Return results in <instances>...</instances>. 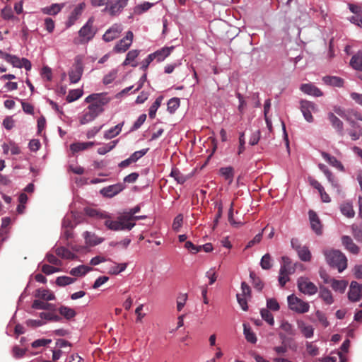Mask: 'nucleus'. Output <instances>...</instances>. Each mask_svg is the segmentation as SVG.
Masks as SVG:
<instances>
[{
  "label": "nucleus",
  "instance_id": "20e7f679",
  "mask_svg": "<svg viewBox=\"0 0 362 362\" xmlns=\"http://www.w3.org/2000/svg\"><path fill=\"white\" fill-rule=\"evenodd\" d=\"M104 224L111 230H130L135 226L134 223H127L124 215L119 216L116 221H112L110 218L105 221Z\"/></svg>",
  "mask_w": 362,
  "mask_h": 362
},
{
  "label": "nucleus",
  "instance_id": "9d476101",
  "mask_svg": "<svg viewBox=\"0 0 362 362\" xmlns=\"http://www.w3.org/2000/svg\"><path fill=\"white\" fill-rule=\"evenodd\" d=\"M134 38V34L132 31H128L125 37L121 39L115 46L114 51L117 53L125 52L132 45Z\"/></svg>",
  "mask_w": 362,
  "mask_h": 362
},
{
  "label": "nucleus",
  "instance_id": "c85d7f7f",
  "mask_svg": "<svg viewBox=\"0 0 362 362\" xmlns=\"http://www.w3.org/2000/svg\"><path fill=\"white\" fill-rule=\"evenodd\" d=\"M297 324L305 337L311 338L313 336L314 329L311 325H307L303 321H298Z\"/></svg>",
  "mask_w": 362,
  "mask_h": 362
},
{
  "label": "nucleus",
  "instance_id": "f3484780",
  "mask_svg": "<svg viewBox=\"0 0 362 362\" xmlns=\"http://www.w3.org/2000/svg\"><path fill=\"white\" fill-rule=\"evenodd\" d=\"M341 243L346 250L354 255H358L360 252V248L358 247L351 237L348 235H343L341 237Z\"/></svg>",
  "mask_w": 362,
  "mask_h": 362
},
{
  "label": "nucleus",
  "instance_id": "2eb2a0df",
  "mask_svg": "<svg viewBox=\"0 0 362 362\" xmlns=\"http://www.w3.org/2000/svg\"><path fill=\"white\" fill-rule=\"evenodd\" d=\"M300 90L305 94L314 97H320L323 95V92L311 83L301 84L300 86Z\"/></svg>",
  "mask_w": 362,
  "mask_h": 362
},
{
  "label": "nucleus",
  "instance_id": "0eeeda50",
  "mask_svg": "<svg viewBox=\"0 0 362 362\" xmlns=\"http://www.w3.org/2000/svg\"><path fill=\"white\" fill-rule=\"evenodd\" d=\"M83 72V66L81 57L77 56L73 69L69 71V76L71 83H76L79 81Z\"/></svg>",
  "mask_w": 362,
  "mask_h": 362
},
{
  "label": "nucleus",
  "instance_id": "864d4df0",
  "mask_svg": "<svg viewBox=\"0 0 362 362\" xmlns=\"http://www.w3.org/2000/svg\"><path fill=\"white\" fill-rule=\"evenodd\" d=\"M352 235L356 240L362 243V228L357 225L351 226Z\"/></svg>",
  "mask_w": 362,
  "mask_h": 362
},
{
  "label": "nucleus",
  "instance_id": "6ab92c4d",
  "mask_svg": "<svg viewBox=\"0 0 362 362\" xmlns=\"http://www.w3.org/2000/svg\"><path fill=\"white\" fill-rule=\"evenodd\" d=\"M85 7L84 3L79 4L71 13L69 20L66 23L67 27H71L74 24L78 18V17L81 15L82 11Z\"/></svg>",
  "mask_w": 362,
  "mask_h": 362
},
{
  "label": "nucleus",
  "instance_id": "a211bd4d",
  "mask_svg": "<svg viewBox=\"0 0 362 362\" xmlns=\"http://www.w3.org/2000/svg\"><path fill=\"white\" fill-rule=\"evenodd\" d=\"M282 263L280 267L281 273L292 274L296 272V264H293L291 259L286 256L281 257Z\"/></svg>",
  "mask_w": 362,
  "mask_h": 362
},
{
  "label": "nucleus",
  "instance_id": "b1692460",
  "mask_svg": "<svg viewBox=\"0 0 362 362\" xmlns=\"http://www.w3.org/2000/svg\"><path fill=\"white\" fill-rule=\"evenodd\" d=\"M54 252L57 256L62 259H75L77 257L76 255L63 246L56 247Z\"/></svg>",
  "mask_w": 362,
  "mask_h": 362
},
{
  "label": "nucleus",
  "instance_id": "13d9d810",
  "mask_svg": "<svg viewBox=\"0 0 362 362\" xmlns=\"http://www.w3.org/2000/svg\"><path fill=\"white\" fill-rule=\"evenodd\" d=\"M187 300V293H180L177 298V311H181L184 308L186 301Z\"/></svg>",
  "mask_w": 362,
  "mask_h": 362
},
{
  "label": "nucleus",
  "instance_id": "7ed1b4c3",
  "mask_svg": "<svg viewBox=\"0 0 362 362\" xmlns=\"http://www.w3.org/2000/svg\"><path fill=\"white\" fill-rule=\"evenodd\" d=\"M94 18H90L86 23L79 30L78 35L79 40H74L75 44H85L92 40L96 33V30L93 28Z\"/></svg>",
  "mask_w": 362,
  "mask_h": 362
},
{
  "label": "nucleus",
  "instance_id": "de8ad7c7",
  "mask_svg": "<svg viewBox=\"0 0 362 362\" xmlns=\"http://www.w3.org/2000/svg\"><path fill=\"white\" fill-rule=\"evenodd\" d=\"M76 281V279L71 278L66 276H59L56 279V284L59 286H65L73 284Z\"/></svg>",
  "mask_w": 362,
  "mask_h": 362
},
{
  "label": "nucleus",
  "instance_id": "09e8293b",
  "mask_svg": "<svg viewBox=\"0 0 362 362\" xmlns=\"http://www.w3.org/2000/svg\"><path fill=\"white\" fill-rule=\"evenodd\" d=\"M250 277L252 280V284L255 288L258 291H262L263 288L264 284L261 279L257 277L254 272H250Z\"/></svg>",
  "mask_w": 362,
  "mask_h": 362
},
{
  "label": "nucleus",
  "instance_id": "f8f14e48",
  "mask_svg": "<svg viewBox=\"0 0 362 362\" xmlns=\"http://www.w3.org/2000/svg\"><path fill=\"white\" fill-rule=\"evenodd\" d=\"M362 296V284L351 281L348 293V298L352 302L358 301Z\"/></svg>",
  "mask_w": 362,
  "mask_h": 362
},
{
  "label": "nucleus",
  "instance_id": "ddd939ff",
  "mask_svg": "<svg viewBox=\"0 0 362 362\" xmlns=\"http://www.w3.org/2000/svg\"><path fill=\"white\" fill-rule=\"evenodd\" d=\"M125 186L122 183L112 185L100 189V192L105 197H113L124 189Z\"/></svg>",
  "mask_w": 362,
  "mask_h": 362
},
{
  "label": "nucleus",
  "instance_id": "393cba45",
  "mask_svg": "<svg viewBox=\"0 0 362 362\" xmlns=\"http://www.w3.org/2000/svg\"><path fill=\"white\" fill-rule=\"evenodd\" d=\"M174 47H163L156 52L152 53L154 59H156L158 62L163 61L167 57H168L171 52L173 50Z\"/></svg>",
  "mask_w": 362,
  "mask_h": 362
},
{
  "label": "nucleus",
  "instance_id": "ea45409f",
  "mask_svg": "<svg viewBox=\"0 0 362 362\" xmlns=\"http://www.w3.org/2000/svg\"><path fill=\"white\" fill-rule=\"evenodd\" d=\"M341 213L348 218H353L355 215V211L353 206L350 203H344L340 207Z\"/></svg>",
  "mask_w": 362,
  "mask_h": 362
},
{
  "label": "nucleus",
  "instance_id": "0e129e2a",
  "mask_svg": "<svg viewBox=\"0 0 362 362\" xmlns=\"http://www.w3.org/2000/svg\"><path fill=\"white\" fill-rule=\"evenodd\" d=\"M148 148L142 149L135 151L130 156V158L133 163L136 162L140 158L143 157L148 152Z\"/></svg>",
  "mask_w": 362,
  "mask_h": 362
},
{
  "label": "nucleus",
  "instance_id": "79ce46f5",
  "mask_svg": "<svg viewBox=\"0 0 362 362\" xmlns=\"http://www.w3.org/2000/svg\"><path fill=\"white\" fill-rule=\"evenodd\" d=\"M163 99V96H159L156 99L154 103L151 105V106L149 108V112H148V115H149L150 118L153 119L156 117L157 110L160 106Z\"/></svg>",
  "mask_w": 362,
  "mask_h": 362
},
{
  "label": "nucleus",
  "instance_id": "a19ab883",
  "mask_svg": "<svg viewBox=\"0 0 362 362\" xmlns=\"http://www.w3.org/2000/svg\"><path fill=\"white\" fill-rule=\"evenodd\" d=\"M328 118H329V120L331 122L332 125L333 126V127H334L339 132H341L343 129L342 122L332 112L329 113Z\"/></svg>",
  "mask_w": 362,
  "mask_h": 362
},
{
  "label": "nucleus",
  "instance_id": "cd10ccee",
  "mask_svg": "<svg viewBox=\"0 0 362 362\" xmlns=\"http://www.w3.org/2000/svg\"><path fill=\"white\" fill-rule=\"evenodd\" d=\"M124 124V122H122L121 123H119L116 126H115V127L110 128V129H108L107 131H106L104 133V136H103L104 138L105 139H112V138L115 137L116 136L119 135L122 131Z\"/></svg>",
  "mask_w": 362,
  "mask_h": 362
},
{
  "label": "nucleus",
  "instance_id": "aec40b11",
  "mask_svg": "<svg viewBox=\"0 0 362 362\" xmlns=\"http://www.w3.org/2000/svg\"><path fill=\"white\" fill-rule=\"evenodd\" d=\"M0 56L1 58L5 59L7 62L11 64L14 67L21 68L22 67V62L23 58L20 59L19 57L11 55L10 54L4 52L0 51Z\"/></svg>",
  "mask_w": 362,
  "mask_h": 362
},
{
  "label": "nucleus",
  "instance_id": "69168bd1",
  "mask_svg": "<svg viewBox=\"0 0 362 362\" xmlns=\"http://www.w3.org/2000/svg\"><path fill=\"white\" fill-rule=\"evenodd\" d=\"M51 342H52L51 339H37V340L34 341L32 343V346L33 348H38V347H41V346H45L48 345L49 344H50Z\"/></svg>",
  "mask_w": 362,
  "mask_h": 362
},
{
  "label": "nucleus",
  "instance_id": "412c9836",
  "mask_svg": "<svg viewBox=\"0 0 362 362\" xmlns=\"http://www.w3.org/2000/svg\"><path fill=\"white\" fill-rule=\"evenodd\" d=\"M319 296L327 305H331L334 303L332 292L324 286H320Z\"/></svg>",
  "mask_w": 362,
  "mask_h": 362
},
{
  "label": "nucleus",
  "instance_id": "774afa93",
  "mask_svg": "<svg viewBox=\"0 0 362 362\" xmlns=\"http://www.w3.org/2000/svg\"><path fill=\"white\" fill-rule=\"evenodd\" d=\"M267 308L274 310L277 311L279 310V305L276 299L274 298H269L267 300Z\"/></svg>",
  "mask_w": 362,
  "mask_h": 362
},
{
  "label": "nucleus",
  "instance_id": "2f4dec72",
  "mask_svg": "<svg viewBox=\"0 0 362 362\" xmlns=\"http://www.w3.org/2000/svg\"><path fill=\"white\" fill-rule=\"evenodd\" d=\"M58 310L60 315L66 320H71L74 318L76 315V313L74 309L64 305L59 307Z\"/></svg>",
  "mask_w": 362,
  "mask_h": 362
},
{
  "label": "nucleus",
  "instance_id": "6e6d98bb",
  "mask_svg": "<svg viewBox=\"0 0 362 362\" xmlns=\"http://www.w3.org/2000/svg\"><path fill=\"white\" fill-rule=\"evenodd\" d=\"M260 313L263 320H264L270 325H273L274 324V317L267 309H262Z\"/></svg>",
  "mask_w": 362,
  "mask_h": 362
},
{
  "label": "nucleus",
  "instance_id": "e2e57ef3",
  "mask_svg": "<svg viewBox=\"0 0 362 362\" xmlns=\"http://www.w3.org/2000/svg\"><path fill=\"white\" fill-rule=\"evenodd\" d=\"M146 119V115L142 114L141 115L136 121L134 123L132 127L131 128V131H135L141 127V126L144 123Z\"/></svg>",
  "mask_w": 362,
  "mask_h": 362
},
{
  "label": "nucleus",
  "instance_id": "dca6fc26",
  "mask_svg": "<svg viewBox=\"0 0 362 362\" xmlns=\"http://www.w3.org/2000/svg\"><path fill=\"white\" fill-rule=\"evenodd\" d=\"M308 215L312 229L317 235H321L322 232V224L317 214L314 211L310 210Z\"/></svg>",
  "mask_w": 362,
  "mask_h": 362
},
{
  "label": "nucleus",
  "instance_id": "72a5a7b5",
  "mask_svg": "<svg viewBox=\"0 0 362 362\" xmlns=\"http://www.w3.org/2000/svg\"><path fill=\"white\" fill-rule=\"evenodd\" d=\"M35 297L40 298L45 300H52L55 298V296L49 290L40 288L37 290Z\"/></svg>",
  "mask_w": 362,
  "mask_h": 362
},
{
  "label": "nucleus",
  "instance_id": "f704fd0d",
  "mask_svg": "<svg viewBox=\"0 0 362 362\" xmlns=\"http://www.w3.org/2000/svg\"><path fill=\"white\" fill-rule=\"evenodd\" d=\"M32 308L37 310H54V305L53 304L39 300H35L33 301Z\"/></svg>",
  "mask_w": 362,
  "mask_h": 362
},
{
  "label": "nucleus",
  "instance_id": "603ef678",
  "mask_svg": "<svg viewBox=\"0 0 362 362\" xmlns=\"http://www.w3.org/2000/svg\"><path fill=\"white\" fill-rule=\"evenodd\" d=\"M139 54V51L137 49H132L129 51L126 56V59L123 62V65L127 66L131 62H134V59L138 57Z\"/></svg>",
  "mask_w": 362,
  "mask_h": 362
},
{
  "label": "nucleus",
  "instance_id": "423d86ee",
  "mask_svg": "<svg viewBox=\"0 0 362 362\" xmlns=\"http://www.w3.org/2000/svg\"><path fill=\"white\" fill-rule=\"evenodd\" d=\"M300 109L305 119L308 122L312 123L314 122V117H313L312 113L316 112L318 110L317 105L314 103L306 100H302L300 102Z\"/></svg>",
  "mask_w": 362,
  "mask_h": 362
},
{
  "label": "nucleus",
  "instance_id": "e433bc0d",
  "mask_svg": "<svg viewBox=\"0 0 362 362\" xmlns=\"http://www.w3.org/2000/svg\"><path fill=\"white\" fill-rule=\"evenodd\" d=\"M90 270V268L88 266L80 265L77 267L71 269L69 274L74 276H81L85 275Z\"/></svg>",
  "mask_w": 362,
  "mask_h": 362
},
{
  "label": "nucleus",
  "instance_id": "3c124183",
  "mask_svg": "<svg viewBox=\"0 0 362 362\" xmlns=\"http://www.w3.org/2000/svg\"><path fill=\"white\" fill-rule=\"evenodd\" d=\"M168 106V110L170 113H174L175 111L180 106V99L177 98H173L170 99L167 104Z\"/></svg>",
  "mask_w": 362,
  "mask_h": 362
},
{
  "label": "nucleus",
  "instance_id": "f03ea898",
  "mask_svg": "<svg viewBox=\"0 0 362 362\" xmlns=\"http://www.w3.org/2000/svg\"><path fill=\"white\" fill-rule=\"evenodd\" d=\"M327 264L342 272L347 267V259L344 253L338 250H327L324 251Z\"/></svg>",
  "mask_w": 362,
  "mask_h": 362
},
{
  "label": "nucleus",
  "instance_id": "5fc2aeb1",
  "mask_svg": "<svg viewBox=\"0 0 362 362\" xmlns=\"http://www.w3.org/2000/svg\"><path fill=\"white\" fill-rule=\"evenodd\" d=\"M127 263L115 264L110 269L109 273L110 274L117 275L120 272L124 271L127 268Z\"/></svg>",
  "mask_w": 362,
  "mask_h": 362
},
{
  "label": "nucleus",
  "instance_id": "a18cd8bd",
  "mask_svg": "<svg viewBox=\"0 0 362 362\" xmlns=\"http://www.w3.org/2000/svg\"><path fill=\"white\" fill-rule=\"evenodd\" d=\"M118 143V140L112 141L111 142L105 144L103 146H101L98 148V153L100 155H104L107 152L112 150Z\"/></svg>",
  "mask_w": 362,
  "mask_h": 362
},
{
  "label": "nucleus",
  "instance_id": "4d7b16f0",
  "mask_svg": "<svg viewBox=\"0 0 362 362\" xmlns=\"http://www.w3.org/2000/svg\"><path fill=\"white\" fill-rule=\"evenodd\" d=\"M153 5V3L145 1L143 4L136 6L135 12L138 14H141L142 13L147 11L148 9H150Z\"/></svg>",
  "mask_w": 362,
  "mask_h": 362
},
{
  "label": "nucleus",
  "instance_id": "49530a36",
  "mask_svg": "<svg viewBox=\"0 0 362 362\" xmlns=\"http://www.w3.org/2000/svg\"><path fill=\"white\" fill-rule=\"evenodd\" d=\"M83 95V90L81 89H74L69 91L67 97L66 101L68 103L74 102L78 98H80Z\"/></svg>",
  "mask_w": 362,
  "mask_h": 362
},
{
  "label": "nucleus",
  "instance_id": "680f3d73",
  "mask_svg": "<svg viewBox=\"0 0 362 362\" xmlns=\"http://www.w3.org/2000/svg\"><path fill=\"white\" fill-rule=\"evenodd\" d=\"M183 216L182 214H178L173 220V229L177 232L182 225Z\"/></svg>",
  "mask_w": 362,
  "mask_h": 362
},
{
  "label": "nucleus",
  "instance_id": "4c0bfd02",
  "mask_svg": "<svg viewBox=\"0 0 362 362\" xmlns=\"http://www.w3.org/2000/svg\"><path fill=\"white\" fill-rule=\"evenodd\" d=\"M95 143L93 141L76 143L71 145V149L73 152H78L85 150L94 146Z\"/></svg>",
  "mask_w": 362,
  "mask_h": 362
},
{
  "label": "nucleus",
  "instance_id": "58836bf2",
  "mask_svg": "<svg viewBox=\"0 0 362 362\" xmlns=\"http://www.w3.org/2000/svg\"><path fill=\"white\" fill-rule=\"evenodd\" d=\"M299 258L304 262H308L311 259V253L306 246H302L297 251Z\"/></svg>",
  "mask_w": 362,
  "mask_h": 362
},
{
  "label": "nucleus",
  "instance_id": "39448f33",
  "mask_svg": "<svg viewBox=\"0 0 362 362\" xmlns=\"http://www.w3.org/2000/svg\"><path fill=\"white\" fill-rule=\"evenodd\" d=\"M288 304L290 310L303 314L309 311L310 305L308 303L303 301L302 299L298 298L292 294L288 296Z\"/></svg>",
  "mask_w": 362,
  "mask_h": 362
},
{
  "label": "nucleus",
  "instance_id": "c9c22d12",
  "mask_svg": "<svg viewBox=\"0 0 362 362\" xmlns=\"http://www.w3.org/2000/svg\"><path fill=\"white\" fill-rule=\"evenodd\" d=\"M170 175L173 177L178 184H183L187 180V177L184 175L177 168L172 169Z\"/></svg>",
  "mask_w": 362,
  "mask_h": 362
},
{
  "label": "nucleus",
  "instance_id": "052dcab7",
  "mask_svg": "<svg viewBox=\"0 0 362 362\" xmlns=\"http://www.w3.org/2000/svg\"><path fill=\"white\" fill-rule=\"evenodd\" d=\"M41 270L44 274L49 275L55 272H59L60 269L49 264H43L42 266Z\"/></svg>",
  "mask_w": 362,
  "mask_h": 362
},
{
  "label": "nucleus",
  "instance_id": "a878e982",
  "mask_svg": "<svg viewBox=\"0 0 362 362\" xmlns=\"http://www.w3.org/2000/svg\"><path fill=\"white\" fill-rule=\"evenodd\" d=\"M350 65L354 69L362 71V50L358 51L351 57Z\"/></svg>",
  "mask_w": 362,
  "mask_h": 362
},
{
  "label": "nucleus",
  "instance_id": "4468645a",
  "mask_svg": "<svg viewBox=\"0 0 362 362\" xmlns=\"http://www.w3.org/2000/svg\"><path fill=\"white\" fill-rule=\"evenodd\" d=\"M122 31V26L120 24H114L103 35V39L105 42H111L117 38Z\"/></svg>",
  "mask_w": 362,
  "mask_h": 362
},
{
  "label": "nucleus",
  "instance_id": "8fccbe9b",
  "mask_svg": "<svg viewBox=\"0 0 362 362\" xmlns=\"http://www.w3.org/2000/svg\"><path fill=\"white\" fill-rule=\"evenodd\" d=\"M40 317L42 320L45 319L52 322H60L62 320V317L54 313H41Z\"/></svg>",
  "mask_w": 362,
  "mask_h": 362
},
{
  "label": "nucleus",
  "instance_id": "c756f323",
  "mask_svg": "<svg viewBox=\"0 0 362 362\" xmlns=\"http://www.w3.org/2000/svg\"><path fill=\"white\" fill-rule=\"evenodd\" d=\"M64 4H53L50 6L44 7L41 9L44 14L47 15H56L59 13Z\"/></svg>",
  "mask_w": 362,
  "mask_h": 362
},
{
  "label": "nucleus",
  "instance_id": "7c9ffc66",
  "mask_svg": "<svg viewBox=\"0 0 362 362\" xmlns=\"http://www.w3.org/2000/svg\"><path fill=\"white\" fill-rule=\"evenodd\" d=\"M331 286L335 291L344 293L347 286V282L344 280L330 279Z\"/></svg>",
  "mask_w": 362,
  "mask_h": 362
},
{
  "label": "nucleus",
  "instance_id": "1a4fd4ad",
  "mask_svg": "<svg viewBox=\"0 0 362 362\" xmlns=\"http://www.w3.org/2000/svg\"><path fill=\"white\" fill-rule=\"evenodd\" d=\"M297 284L299 291L305 295L312 296L317 292V287L306 278H299Z\"/></svg>",
  "mask_w": 362,
  "mask_h": 362
},
{
  "label": "nucleus",
  "instance_id": "c03bdc74",
  "mask_svg": "<svg viewBox=\"0 0 362 362\" xmlns=\"http://www.w3.org/2000/svg\"><path fill=\"white\" fill-rule=\"evenodd\" d=\"M272 257L269 253L265 254L262 256L260 265L263 269L268 270L272 267Z\"/></svg>",
  "mask_w": 362,
  "mask_h": 362
},
{
  "label": "nucleus",
  "instance_id": "6e6552de",
  "mask_svg": "<svg viewBox=\"0 0 362 362\" xmlns=\"http://www.w3.org/2000/svg\"><path fill=\"white\" fill-rule=\"evenodd\" d=\"M241 291L242 293H238L236 295L237 300L241 308L244 311H246L248 310L247 300L251 298V288L246 282L243 281L241 284Z\"/></svg>",
  "mask_w": 362,
  "mask_h": 362
},
{
  "label": "nucleus",
  "instance_id": "473e14b6",
  "mask_svg": "<svg viewBox=\"0 0 362 362\" xmlns=\"http://www.w3.org/2000/svg\"><path fill=\"white\" fill-rule=\"evenodd\" d=\"M221 175L225 178V180H228L229 183H231L234 177V169L233 167H225L221 168L219 170Z\"/></svg>",
  "mask_w": 362,
  "mask_h": 362
},
{
  "label": "nucleus",
  "instance_id": "5701e85b",
  "mask_svg": "<svg viewBox=\"0 0 362 362\" xmlns=\"http://www.w3.org/2000/svg\"><path fill=\"white\" fill-rule=\"evenodd\" d=\"M83 237L85 238L86 243L90 246H95L100 244L104 240V238H99L95 233L88 231L83 233Z\"/></svg>",
  "mask_w": 362,
  "mask_h": 362
},
{
  "label": "nucleus",
  "instance_id": "4be33fe9",
  "mask_svg": "<svg viewBox=\"0 0 362 362\" xmlns=\"http://www.w3.org/2000/svg\"><path fill=\"white\" fill-rule=\"evenodd\" d=\"M321 155L322 158L332 166L336 168L340 171H344V168L342 163L338 160L334 156L329 155L326 152H322Z\"/></svg>",
  "mask_w": 362,
  "mask_h": 362
},
{
  "label": "nucleus",
  "instance_id": "338daca9",
  "mask_svg": "<svg viewBox=\"0 0 362 362\" xmlns=\"http://www.w3.org/2000/svg\"><path fill=\"white\" fill-rule=\"evenodd\" d=\"M260 136H261L260 131L256 130L255 132H254L252 134V135L250 138L249 144L251 146H255V145L257 144L259 141Z\"/></svg>",
  "mask_w": 362,
  "mask_h": 362
},
{
  "label": "nucleus",
  "instance_id": "f257e3e1",
  "mask_svg": "<svg viewBox=\"0 0 362 362\" xmlns=\"http://www.w3.org/2000/svg\"><path fill=\"white\" fill-rule=\"evenodd\" d=\"M110 100V99L105 93H93L86 97L85 102L90 105L83 111L82 115L79 117L80 124H86L93 121L104 111L103 107Z\"/></svg>",
  "mask_w": 362,
  "mask_h": 362
},
{
  "label": "nucleus",
  "instance_id": "bf43d9fd",
  "mask_svg": "<svg viewBox=\"0 0 362 362\" xmlns=\"http://www.w3.org/2000/svg\"><path fill=\"white\" fill-rule=\"evenodd\" d=\"M306 351L307 353L312 356H315L319 354L318 347L313 342L306 343Z\"/></svg>",
  "mask_w": 362,
  "mask_h": 362
},
{
  "label": "nucleus",
  "instance_id": "37998d69",
  "mask_svg": "<svg viewBox=\"0 0 362 362\" xmlns=\"http://www.w3.org/2000/svg\"><path fill=\"white\" fill-rule=\"evenodd\" d=\"M244 334L247 341L255 344L257 342V337L255 334L252 331L251 328L247 325L244 324Z\"/></svg>",
  "mask_w": 362,
  "mask_h": 362
},
{
  "label": "nucleus",
  "instance_id": "9b49d317",
  "mask_svg": "<svg viewBox=\"0 0 362 362\" xmlns=\"http://www.w3.org/2000/svg\"><path fill=\"white\" fill-rule=\"evenodd\" d=\"M129 0H116L114 3L107 6L103 9V11L107 12L111 16L119 15L127 6Z\"/></svg>",
  "mask_w": 362,
  "mask_h": 362
},
{
  "label": "nucleus",
  "instance_id": "bb28decb",
  "mask_svg": "<svg viewBox=\"0 0 362 362\" xmlns=\"http://www.w3.org/2000/svg\"><path fill=\"white\" fill-rule=\"evenodd\" d=\"M323 82L326 85L334 87H342L344 85V80L338 76H325L322 78Z\"/></svg>",
  "mask_w": 362,
  "mask_h": 362
}]
</instances>
